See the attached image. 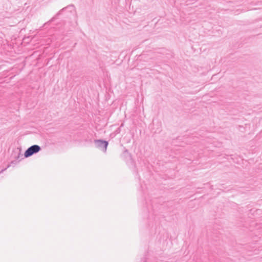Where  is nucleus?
Here are the masks:
<instances>
[{
    "mask_svg": "<svg viewBox=\"0 0 262 262\" xmlns=\"http://www.w3.org/2000/svg\"><path fill=\"white\" fill-rule=\"evenodd\" d=\"M62 12L66 13V17L70 18L71 16H74L75 13V6L71 4L61 9L54 17H53L48 23H51L55 20L58 17L61 15Z\"/></svg>",
    "mask_w": 262,
    "mask_h": 262,
    "instance_id": "obj_1",
    "label": "nucleus"
},
{
    "mask_svg": "<svg viewBox=\"0 0 262 262\" xmlns=\"http://www.w3.org/2000/svg\"><path fill=\"white\" fill-rule=\"evenodd\" d=\"M40 149L38 145H34L29 147L25 152V157L31 156L34 153H36Z\"/></svg>",
    "mask_w": 262,
    "mask_h": 262,
    "instance_id": "obj_2",
    "label": "nucleus"
},
{
    "mask_svg": "<svg viewBox=\"0 0 262 262\" xmlns=\"http://www.w3.org/2000/svg\"><path fill=\"white\" fill-rule=\"evenodd\" d=\"M98 142L99 143H100L102 144V145H103L104 146V149H105V150H106V148H107V145H108L107 142L104 141H99Z\"/></svg>",
    "mask_w": 262,
    "mask_h": 262,
    "instance_id": "obj_3",
    "label": "nucleus"
},
{
    "mask_svg": "<svg viewBox=\"0 0 262 262\" xmlns=\"http://www.w3.org/2000/svg\"><path fill=\"white\" fill-rule=\"evenodd\" d=\"M185 2V3L186 4V5H190L194 4L195 2H196V0H184Z\"/></svg>",
    "mask_w": 262,
    "mask_h": 262,
    "instance_id": "obj_4",
    "label": "nucleus"
}]
</instances>
